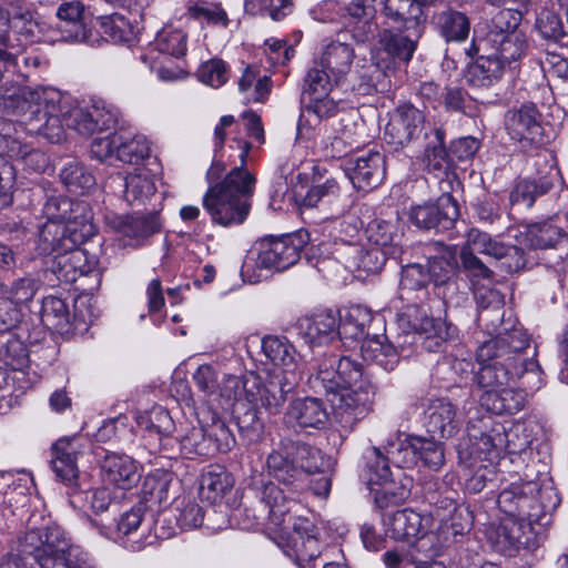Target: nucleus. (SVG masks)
<instances>
[{"mask_svg":"<svg viewBox=\"0 0 568 568\" xmlns=\"http://www.w3.org/2000/svg\"><path fill=\"white\" fill-rule=\"evenodd\" d=\"M251 148L250 142L243 143L241 165L233 168L221 182L211 185L203 196V207L216 224H242L250 213L256 182L255 176L245 169Z\"/></svg>","mask_w":568,"mask_h":568,"instance_id":"nucleus-1","label":"nucleus"},{"mask_svg":"<svg viewBox=\"0 0 568 568\" xmlns=\"http://www.w3.org/2000/svg\"><path fill=\"white\" fill-rule=\"evenodd\" d=\"M324 459L320 449L303 440L283 437L266 456L267 475L290 493L307 490L311 476L323 473Z\"/></svg>","mask_w":568,"mask_h":568,"instance_id":"nucleus-2","label":"nucleus"},{"mask_svg":"<svg viewBox=\"0 0 568 568\" xmlns=\"http://www.w3.org/2000/svg\"><path fill=\"white\" fill-rule=\"evenodd\" d=\"M302 510L303 506L297 498L284 495L283 489L270 480L263 483L261 487L248 488L240 507L234 509L233 516L240 519L244 529H251L268 520L282 531H287L295 513Z\"/></svg>","mask_w":568,"mask_h":568,"instance_id":"nucleus-3","label":"nucleus"},{"mask_svg":"<svg viewBox=\"0 0 568 568\" xmlns=\"http://www.w3.org/2000/svg\"><path fill=\"white\" fill-rule=\"evenodd\" d=\"M560 503L559 493L554 487H541L536 481L511 484L497 497V505L506 517L528 523L535 528L548 527Z\"/></svg>","mask_w":568,"mask_h":568,"instance_id":"nucleus-4","label":"nucleus"},{"mask_svg":"<svg viewBox=\"0 0 568 568\" xmlns=\"http://www.w3.org/2000/svg\"><path fill=\"white\" fill-rule=\"evenodd\" d=\"M43 212L48 219L43 236H70L73 243H84L95 234L89 204L82 200H72L63 195L48 197Z\"/></svg>","mask_w":568,"mask_h":568,"instance_id":"nucleus-5","label":"nucleus"},{"mask_svg":"<svg viewBox=\"0 0 568 568\" xmlns=\"http://www.w3.org/2000/svg\"><path fill=\"white\" fill-rule=\"evenodd\" d=\"M428 142L424 144L422 163L424 170L436 178L447 176L458 162H468L475 158L481 142L471 136H459L446 146V131L443 126L427 131Z\"/></svg>","mask_w":568,"mask_h":568,"instance_id":"nucleus-6","label":"nucleus"},{"mask_svg":"<svg viewBox=\"0 0 568 568\" xmlns=\"http://www.w3.org/2000/svg\"><path fill=\"white\" fill-rule=\"evenodd\" d=\"M435 254L427 260V270L430 281L435 287L439 290L438 294L442 295L445 304L452 303L454 300H462L468 302V296L465 294L458 296L457 284L459 278V261L458 252L455 245H447L444 242L437 241L432 244Z\"/></svg>","mask_w":568,"mask_h":568,"instance_id":"nucleus-7","label":"nucleus"},{"mask_svg":"<svg viewBox=\"0 0 568 568\" xmlns=\"http://www.w3.org/2000/svg\"><path fill=\"white\" fill-rule=\"evenodd\" d=\"M331 403L335 419L344 427L352 429L372 410L375 398V386L345 387L336 390H323Z\"/></svg>","mask_w":568,"mask_h":568,"instance_id":"nucleus-8","label":"nucleus"},{"mask_svg":"<svg viewBox=\"0 0 568 568\" xmlns=\"http://www.w3.org/2000/svg\"><path fill=\"white\" fill-rule=\"evenodd\" d=\"M424 31L405 28H385L378 33V51L375 55L376 65L384 71L396 70L407 64L417 49Z\"/></svg>","mask_w":568,"mask_h":568,"instance_id":"nucleus-9","label":"nucleus"},{"mask_svg":"<svg viewBox=\"0 0 568 568\" xmlns=\"http://www.w3.org/2000/svg\"><path fill=\"white\" fill-rule=\"evenodd\" d=\"M392 462L403 464L406 468L420 463L433 471H438L445 464V445L433 436L407 435L398 447L387 450Z\"/></svg>","mask_w":568,"mask_h":568,"instance_id":"nucleus-10","label":"nucleus"},{"mask_svg":"<svg viewBox=\"0 0 568 568\" xmlns=\"http://www.w3.org/2000/svg\"><path fill=\"white\" fill-rule=\"evenodd\" d=\"M481 344L476 352L479 364L478 371L474 374V384L485 390L497 389L508 386L510 383L527 375V371L519 362L503 359L500 354Z\"/></svg>","mask_w":568,"mask_h":568,"instance_id":"nucleus-11","label":"nucleus"},{"mask_svg":"<svg viewBox=\"0 0 568 568\" xmlns=\"http://www.w3.org/2000/svg\"><path fill=\"white\" fill-rule=\"evenodd\" d=\"M459 214L457 201L452 194L443 193L436 200L413 205L408 212V220L420 231L439 233L452 230Z\"/></svg>","mask_w":568,"mask_h":568,"instance_id":"nucleus-12","label":"nucleus"},{"mask_svg":"<svg viewBox=\"0 0 568 568\" xmlns=\"http://www.w3.org/2000/svg\"><path fill=\"white\" fill-rule=\"evenodd\" d=\"M541 118V113L532 103L509 110L505 115L507 133L523 150L538 149L547 142Z\"/></svg>","mask_w":568,"mask_h":568,"instance_id":"nucleus-13","label":"nucleus"},{"mask_svg":"<svg viewBox=\"0 0 568 568\" xmlns=\"http://www.w3.org/2000/svg\"><path fill=\"white\" fill-rule=\"evenodd\" d=\"M536 528L505 516L497 526L488 531L493 548L505 557H515L521 549L532 550L537 547Z\"/></svg>","mask_w":568,"mask_h":568,"instance_id":"nucleus-14","label":"nucleus"},{"mask_svg":"<svg viewBox=\"0 0 568 568\" xmlns=\"http://www.w3.org/2000/svg\"><path fill=\"white\" fill-rule=\"evenodd\" d=\"M430 128H438L435 124L426 123L422 111L412 104H402L395 109L384 132V139L388 144L405 146L419 136L428 142L427 131Z\"/></svg>","mask_w":568,"mask_h":568,"instance_id":"nucleus-15","label":"nucleus"},{"mask_svg":"<svg viewBox=\"0 0 568 568\" xmlns=\"http://www.w3.org/2000/svg\"><path fill=\"white\" fill-rule=\"evenodd\" d=\"M257 266L260 268L284 271L297 263L303 241L293 234L267 235L258 240Z\"/></svg>","mask_w":568,"mask_h":568,"instance_id":"nucleus-16","label":"nucleus"},{"mask_svg":"<svg viewBox=\"0 0 568 568\" xmlns=\"http://www.w3.org/2000/svg\"><path fill=\"white\" fill-rule=\"evenodd\" d=\"M414 314L408 313V324L418 335L422 346L429 353H442L446 351L448 342L458 337V328L450 322L428 316L418 307L413 308Z\"/></svg>","mask_w":568,"mask_h":568,"instance_id":"nucleus-17","label":"nucleus"},{"mask_svg":"<svg viewBox=\"0 0 568 568\" xmlns=\"http://www.w3.org/2000/svg\"><path fill=\"white\" fill-rule=\"evenodd\" d=\"M311 387L322 390H336L347 387H365V384H372L364 375V367L361 363L352 359L349 356H342L337 359L335 369H329L325 364H321L314 376L310 378Z\"/></svg>","mask_w":568,"mask_h":568,"instance_id":"nucleus-18","label":"nucleus"},{"mask_svg":"<svg viewBox=\"0 0 568 568\" xmlns=\"http://www.w3.org/2000/svg\"><path fill=\"white\" fill-rule=\"evenodd\" d=\"M49 242L55 253L51 268L60 281L75 282L90 271L85 253L79 247L82 243H73L72 237L64 235L52 236Z\"/></svg>","mask_w":568,"mask_h":568,"instance_id":"nucleus-19","label":"nucleus"},{"mask_svg":"<svg viewBox=\"0 0 568 568\" xmlns=\"http://www.w3.org/2000/svg\"><path fill=\"white\" fill-rule=\"evenodd\" d=\"M479 42L473 37L470 47L466 50V55L473 61L468 63L464 78L466 83L475 90H486L499 82L506 68L489 51L483 53Z\"/></svg>","mask_w":568,"mask_h":568,"instance_id":"nucleus-20","label":"nucleus"},{"mask_svg":"<svg viewBox=\"0 0 568 568\" xmlns=\"http://www.w3.org/2000/svg\"><path fill=\"white\" fill-rule=\"evenodd\" d=\"M230 384L234 389V396H237V390H246V381H242L239 377L231 378ZM232 419L235 423L241 439L247 444H256L262 440L264 436V422L260 416L258 408L248 397L237 398L232 407Z\"/></svg>","mask_w":568,"mask_h":568,"instance_id":"nucleus-21","label":"nucleus"},{"mask_svg":"<svg viewBox=\"0 0 568 568\" xmlns=\"http://www.w3.org/2000/svg\"><path fill=\"white\" fill-rule=\"evenodd\" d=\"M486 345L487 352L493 349L500 354L503 359L519 362L520 366L527 371V375H538L541 369L534 357H529L528 349L530 346V338L526 332L520 328H514L505 334H499L495 338L483 343ZM536 351L531 353L535 356Z\"/></svg>","mask_w":568,"mask_h":568,"instance_id":"nucleus-22","label":"nucleus"},{"mask_svg":"<svg viewBox=\"0 0 568 568\" xmlns=\"http://www.w3.org/2000/svg\"><path fill=\"white\" fill-rule=\"evenodd\" d=\"M344 171L353 186L358 191L378 187L386 176V158L377 151H369L357 158H348Z\"/></svg>","mask_w":568,"mask_h":568,"instance_id":"nucleus-23","label":"nucleus"},{"mask_svg":"<svg viewBox=\"0 0 568 568\" xmlns=\"http://www.w3.org/2000/svg\"><path fill=\"white\" fill-rule=\"evenodd\" d=\"M42 530L43 554L42 568H70L74 559L77 547L65 531L57 524L49 525Z\"/></svg>","mask_w":568,"mask_h":568,"instance_id":"nucleus-24","label":"nucleus"},{"mask_svg":"<svg viewBox=\"0 0 568 568\" xmlns=\"http://www.w3.org/2000/svg\"><path fill=\"white\" fill-rule=\"evenodd\" d=\"M473 37L479 42L483 53L489 51L505 68H511V63L520 59L527 47L521 32L481 34L475 30Z\"/></svg>","mask_w":568,"mask_h":568,"instance_id":"nucleus-25","label":"nucleus"},{"mask_svg":"<svg viewBox=\"0 0 568 568\" xmlns=\"http://www.w3.org/2000/svg\"><path fill=\"white\" fill-rule=\"evenodd\" d=\"M286 417L303 432L323 430L329 423V413L323 399L313 396L293 399L287 407Z\"/></svg>","mask_w":568,"mask_h":568,"instance_id":"nucleus-26","label":"nucleus"},{"mask_svg":"<svg viewBox=\"0 0 568 568\" xmlns=\"http://www.w3.org/2000/svg\"><path fill=\"white\" fill-rule=\"evenodd\" d=\"M437 0H381L384 16L398 28L425 31L427 14L424 9Z\"/></svg>","mask_w":568,"mask_h":568,"instance_id":"nucleus-27","label":"nucleus"},{"mask_svg":"<svg viewBox=\"0 0 568 568\" xmlns=\"http://www.w3.org/2000/svg\"><path fill=\"white\" fill-rule=\"evenodd\" d=\"M37 101L29 105V125L31 130L44 136L51 143L60 142L64 136V129L54 104H49L47 99H42L38 93L30 92L33 100Z\"/></svg>","mask_w":568,"mask_h":568,"instance_id":"nucleus-28","label":"nucleus"},{"mask_svg":"<svg viewBox=\"0 0 568 568\" xmlns=\"http://www.w3.org/2000/svg\"><path fill=\"white\" fill-rule=\"evenodd\" d=\"M99 464L103 479L120 489L129 490L141 479L135 462L128 455L105 452Z\"/></svg>","mask_w":568,"mask_h":568,"instance_id":"nucleus-29","label":"nucleus"},{"mask_svg":"<svg viewBox=\"0 0 568 568\" xmlns=\"http://www.w3.org/2000/svg\"><path fill=\"white\" fill-rule=\"evenodd\" d=\"M456 415V406L450 402L445 398L433 399L424 410V427L433 437L450 438L459 429Z\"/></svg>","mask_w":568,"mask_h":568,"instance_id":"nucleus-30","label":"nucleus"},{"mask_svg":"<svg viewBox=\"0 0 568 568\" xmlns=\"http://www.w3.org/2000/svg\"><path fill=\"white\" fill-rule=\"evenodd\" d=\"M104 220L113 231L131 239H146L161 230V222L156 212L126 215L109 213Z\"/></svg>","mask_w":568,"mask_h":568,"instance_id":"nucleus-31","label":"nucleus"},{"mask_svg":"<svg viewBox=\"0 0 568 568\" xmlns=\"http://www.w3.org/2000/svg\"><path fill=\"white\" fill-rule=\"evenodd\" d=\"M403 464H396L393 476L374 493V501L381 509L403 505L412 495L414 478Z\"/></svg>","mask_w":568,"mask_h":568,"instance_id":"nucleus-32","label":"nucleus"},{"mask_svg":"<svg viewBox=\"0 0 568 568\" xmlns=\"http://www.w3.org/2000/svg\"><path fill=\"white\" fill-rule=\"evenodd\" d=\"M337 317L332 310L298 318L297 334L311 347L326 344L336 335Z\"/></svg>","mask_w":568,"mask_h":568,"instance_id":"nucleus-33","label":"nucleus"},{"mask_svg":"<svg viewBox=\"0 0 568 568\" xmlns=\"http://www.w3.org/2000/svg\"><path fill=\"white\" fill-rule=\"evenodd\" d=\"M429 517L404 508L393 513L387 519V532L395 540L412 541L427 534Z\"/></svg>","mask_w":568,"mask_h":568,"instance_id":"nucleus-34","label":"nucleus"},{"mask_svg":"<svg viewBox=\"0 0 568 568\" xmlns=\"http://www.w3.org/2000/svg\"><path fill=\"white\" fill-rule=\"evenodd\" d=\"M432 20L435 31L446 43H462L469 37L471 20L464 11L447 7L435 12Z\"/></svg>","mask_w":568,"mask_h":568,"instance_id":"nucleus-35","label":"nucleus"},{"mask_svg":"<svg viewBox=\"0 0 568 568\" xmlns=\"http://www.w3.org/2000/svg\"><path fill=\"white\" fill-rule=\"evenodd\" d=\"M65 123L82 135H92L111 129L115 124L114 115L99 106L74 108L65 115Z\"/></svg>","mask_w":568,"mask_h":568,"instance_id":"nucleus-36","label":"nucleus"},{"mask_svg":"<svg viewBox=\"0 0 568 568\" xmlns=\"http://www.w3.org/2000/svg\"><path fill=\"white\" fill-rule=\"evenodd\" d=\"M52 469L70 487H79L78 448L72 439L61 438L53 444Z\"/></svg>","mask_w":568,"mask_h":568,"instance_id":"nucleus-37","label":"nucleus"},{"mask_svg":"<svg viewBox=\"0 0 568 568\" xmlns=\"http://www.w3.org/2000/svg\"><path fill=\"white\" fill-rule=\"evenodd\" d=\"M377 0H352L345 6L346 16L353 21V37L357 42H367L374 38L377 30L376 17Z\"/></svg>","mask_w":568,"mask_h":568,"instance_id":"nucleus-38","label":"nucleus"},{"mask_svg":"<svg viewBox=\"0 0 568 568\" xmlns=\"http://www.w3.org/2000/svg\"><path fill=\"white\" fill-rule=\"evenodd\" d=\"M294 532L292 536L293 545L301 560H315L321 554V544L316 537L317 529L313 523L303 518L300 513H295L292 518V526L285 534Z\"/></svg>","mask_w":568,"mask_h":568,"instance_id":"nucleus-39","label":"nucleus"},{"mask_svg":"<svg viewBox=\"0 0 568 568\" xmlns=\"http://www.w3.org/2000/svg\"><path fill=\"white\" fill-rule=\"evenodd\" d=\"M420 497L430 507H434L435 514L446 518V513L457 508L458 491L453 489L444 480L438 478H428L420 483Z\"/></svg>","mask_w":568,"mask_h":568,"instance_id":"nucleus-40","label":"nucleus"},{"mask_svg":"<svg viewBox=\"0 0 568 568\" xmlns=\"http://www.w3.org/2000/svg\"><path fill=\"white\" fill-rule=\"evenodd\" d=\"M535 27L545 40L559 49V52L551 53L552 58H560V62L566 64L568 32L564 28L560 16L552 10L542 9L537 16Z\"/></svg>","mask_w":568,"mask_h":568,"instance_id":"nucleus-41","label":"nucleus"},{"mask_svg":"<svg viewBox=\"0 0 568 568\" xmlns=\"http://www.w3.org/2000/svg\"><path fill=\"white\" fill-rule=\"evenodd\" d=\"M295 386L296 377L274 375L257 387L261 406L272 415L278 414Z\"/></svg>","mask_w":568,"mask_h":568,"instance_id":"nucleus-42","label":"nucleus"},{"mask_svg":"<svg viewBox=\"0 0 568 568\" xmlns=\"http://www.w3.org/2000/svg\"><path fill=\"white\" fill-rule=\"evenodd\" d=\"M525 394L507 386L485 390L479 397V404L495 415H513L525 406Z\"/></svg>","mask_w":568,"mask_h":568,"instance_id":"nucleus-43","label":"nucleus"},{"mask_svg":"<svg viewBox=\"0 0 568 568\" xmlns=\"http://www.w3.org/2000/svg\"><path fill=\"white\" fill-rule=\"evenodd\" d=\"M84 6L80 1L62 3L57 11L61 23L60 31L67 33L65 39L77 42H84L90 37V31L83 22Z\"/></svg>","mask_w":568,"mask_h":568,"instance_id":"nucleus-44","label":"nucleus"},{"mask_svg":"<svg viewBox=\"0 0 568 568\" xmlns=\"http://www.w3.org/2000/svg\"><path fill=\"white\" fill-rule=\"evenodd\" d=\"M262 349L275 366L283 368L282 375L296 377V351L286 337L265 336L262 339Z\"/></svg>","mask_w":568,"mask_h":568,"instance_id":"nucleus-45","label":"nucleus"},{"mask_svg":"<svg viewBox=\"0 0 568 568\" xmlns=\"http://www.w3.org/2000/svg\"><path fill=\"white\" fill-rule=\"evenodd\" d=\"M234 486V477L223 466H211L202 475L200 483V496L210 504H219L224 495Z\"/></svg>","mask_w":568,"mask_h":568,"instance_id":"nucleus-46","label":"nucleus"},{"mask_svg":"<svg viewBox=\"0 0 568 568\" xmlns=\"http://www.w3.org/2000/svg\"><path fill=\"white\" fill-rule=\"evenodd\" d=\"M40 318L43 326L64 335L73 333L67 303L57 296H45L41 302Z\"/></svg>","mask_w":568,"mask_h":568,"instance_id":"nucleus-47","label":"nucleus"},{"mask_svg":"<svg viewBox=\"0 0 568 568\" xmlns=\"http://www.w3.org/2000/svg\"><path fill=\"white\" fill-rule=\"evenodd\" d=\"M354 57L352 47L342 42H333L323 52L321 65L332 74V79L337 85L351 70Z\"/></svg>","mask_w":568,"mask_h":568,"instance_id":"nucleus-48","label":"nucleus"},{"mask_svg":"<svg viewBox=\"0 0 568 568\" xmlns=\"http://www.w3.org/2000/svg\"><path fill=\"white\" fill-rule=\"evenodd\" d=\"M525 241L534 250L555 248L567 241V234L552 223L535 222L527 225Z\"/></svg>","mask_w":568,"mask_h":568,"instance_id":"nucleus-49","label":"nucleus"},{"mask_svg":"<svg viewBox=\"0 0 568 568\" xmlns=\"http://www.w3.org/2000/svg\"><path fill=\"white\" fill-rule=\"evenodd\" d=\"M356 266L366 273L376 274L383 270L387 260H399L404 253L403 247L383 250L381 246L355 247Z\"/></svg>","mask_w":568,"mask_h":568,"instance_id":"nucleus-50","label":"nucleus"},{"mask_svg":"<svg viewBox=\"0 0 568 568\" xmlns=\"http://www.w3.org/2000/svg\"><path fill=\"white\" fill-rule=\"evenodd\" d=\"M59 176L65 189L77 195H84L95 185L93 173L77 160L65 163Z\"/></svg>","mask_w":568,"mask_h":568,"instance_id":"nucleus-51","label":"nucleus"},{"mask_svg":"<svg viewBox=\"0 0 568 568\" xmlns=\"http://www.w3.org/2000/svg\"><path fill=\"white\" fill-rule=\"evenodd\" d=\"M368 241L383 250L403 247L402 234L398 231V219L385 220L376 217L366 227Z\"/></svg>","mask_w":568,"mask_h":568,"instance_id":"nucleus-52","label":"nucleus"},{"mask_svg":"<svg viewBox=\"0 0 568 568\" xmlns=\"http://www.w3.org/2000/svg\"><path fill=\"white\" fill-rule=\"evenodd\" d=\"M0 361L12 371H23L29 367L28 347L14 333L0 334Z\"/></svg>","mask_w":568,"mask_h":568,"instance_id":"nucleus-53","label":"nucleus"},{"mask_svg":"<svg viewBox=\"0 0 568 568\" xmlns=\"http://www.w3.org/2000/svg\"><path fill=\"white\" fill-rule=\"evenodd\" d=\"M552 187V180L546 175L519 181L510 193V202L513 205L531 207L537 197L547 194Z\"/></svg>","mask_w":568,"mask_h":568,"instance_id":"nucleus-54","label":"nucleus"},{"mask_svg":"<svg viewBox=\"0 0 568 568\" xmlns=\"http://www.w3.org/2000/svg\"><path fill=\"white\" fill-rule=\"evenodd\" d=\"M170 486L171 478L166 474L148 476L143 481L142 498L138 504H145V510L166 505L170 500Z\"/></svg>","mask_w":568,"mask_h":568,"instance_id":"nucleus-55","label":"nucleus"},{"mask_svg":"<svg viewBox=\"0 0 568 568\" xmlns=\"http://www.w3.org/2000/svg\"><path fill=\"white\" fill-rule=\"evenodd\" d=\"M10 32L33 40L39 32V23L30 8L10 2Z\"/></svg>","mask_w":568,"mask_h":568,"instance_id":"nucleus-56","label":"nucleus"},{"mask_svg":"<svg viewBox=\"0 0 568 568\" xmlns=\"http://www.w3.org/2000/svg\"><path fill=\"white\" fill-rule=\"evenodd\" d=\"M440 97L447 111L459 112L467 116H476L478 113L476 99L464 88L446 87Z\"/></svg>","mask_w":568,"mask_h":568,"instance_id":"nucleus-57","label":"nucleus"},{"mask_svg":"<svg viewBox=\"0 0 568 568\" xmlns=\"http://www.w3.org/2000/svg\"><path fill=\"white\" fill-rule=\"evenodd\" d=\"M98 20L102 34L112 42L123 43L130 42L133 39V27L124 16L112 13L110 16H102Z\"/></svg>","mask_w":568,"mask_h":568,"instance_id":"nucleus-58","label":"nucleus"},{"mask_svg":"<svg viewBox=\"0 0 568 568\" xmlns=\"http://www.w3.org/2000/svg\"><path fill=\"white\" fill-rule=\"evenodd\" d=\"M476 253L469 244L460 248L458 253L459 274L463 272L471 280H491L494 272Z\"/></svg>","mask_w":568,"mask_h":568,"instance_id":"nucleus-59","label":"nucleus"},{"mask_svg":"<svg viewBox=\"0 0 568 568\" xmlns=\"http://www.w3.org/2000/svg\"><path fill=\"white\" fill-rule=\"evenodd\" d=\"M13 550L17 551L14 555L28 557V560L42 568L43 540L41 528L31 529L18 536Z\"/></svg>","mask_w":568,"mask_h":568,"instance_id":"nucleus-60","label":"nucleus"},{"mask_svg":"<svg viewBox=\"0 0 568 568\" xmlns=\"http://www.w3.org/2000/svg\"><path fill=\"white\" fill-rule=\"evenodd\" d=\"M334 84L332 74L324 68L321 70L311 69L304 80L302 103H305L306 97H308V99H313L314 97L325 98V95H328Z\"/></svg>","mask_w":568,"mask_h":568,"instance_id":"nucleus-61","label":"nucleus"},{"mask_svg":"<svg viewBox=\"0 0 568 568\" xmlns=\"http://www.w3.org/2000/svg\"><path fill=\"white\" fill-rule=\"evenodd\" d=\"M85 500L90 504L95 515L110 513L116 515L121 509V500L115 491L108 487H100L93 490L84 491Z\"/></svg>","mask_w":568,"mask_h":568,"instance_id":"nucleus-62","label":"nucleus"},{"mask_svg":"<svg viewBox=\"0 0 568 568\" xmlns=\"http://www.w3.org/2000/svg\"><path fill=\"white\" fill-rule=\"evenodd\" d=\"M150 155V148L143 138L125 139L120 135V143L116 149V160L139 164Z\"/></svg>","mask_w":568,"mask_h":568,"instance_id":"nucleus-63","label":"nucleus"},{"mask_svg":"<svg viewBox=\"0 0 568 568\" xmlns=\"http://www.w3.org/2000/svg\"><path fill=\"white\" fill-rule=\"evenodd\" d=\"M468 244L479 254L497 263L505 252L506 244L495 240L490 234L471 230L468 233Z\"/></svg>","mask_w":568,"mask_h":568,"instance_id":"nucleus-64","label":"nucleus"}]
</instances>
